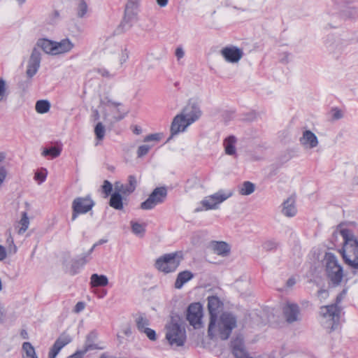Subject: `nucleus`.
Wrapping results in <instances>:
<instances>
[{
	"instance_id": "7",
	"label": "nucleus",
	"mask_w": 358,
	"mask_h": 358,
	"mask_svg": "<svg viewBox=\"0 0 358 358\" xmlns=\"http://www.w3.org/2000/svg\"><path fill=\"white\" fill-rule=\"evenodd\" d=\"M324 262L328 279L334 285H338L343 278V271L336 257L331 252L326 253Z\"/></svg>"
},
{
	"instance_id": "45",
	"label": "nucleus",
	"mask_w": 358,
	"mask_h": 358,
	"mask_svg": "<svg viewBox=\"0 0 358 358\" xmlns=\"http://www.w3.org/2000/svg\"><path fill=\"white\" fill-rule=\"evenodd\" d=\"M110 69H111V71H110L104 68H100V69H97L96 71L103 77L113 78L115 76L116 71L117 70L112 69L111 68H110Z\"/></svg>"
},
{
	"instance_id": "14",
	"label": "nucleus",
	"mask_w": 358,
	"mask_h": 358,
	"mask_svg": "<svg viewBox=\"0 0 358 358\" xmlns=\"http://www.w3.org/2000/svg\"><path fill=\"white\" fill-rule=\"evenodd\" d=\"M41 60V52L36 48H34L32 50V52L27 62L26 71V75L27 78L31 79L34 77V76L36 75V73L40 68Z\"/></svg>"
},
{
	"instance_id": "17",
	"label": "nucleus",
	"mask_w": 358,
	"mask_h": 358,
	"mask_svg": "<svg viewBox=\"0 0 358 358\" xmlns=\"http://www.w3.org/2000/svg\"><path fill=\"white\" fill-rule=\"evenodd\" d=\"M72 341L71 336L66 332L62 333L55 341L49 351V358H55L60 350Z\"/></svg>"
},
{
	"instance_id": "32",
	"label": "nucleus",
	"mask_w": 358,
	"mask_h": 358,
	"mask_svg": "<svg viewBox=\"0 0 358 358\" xmlns=\"http://www.w3.org/2000/svg\"><path fill=\"white\" fill-rule=\"evenodd\" d=\"M255 185L249 181H245L238 188V192L241 195L248 196L250 195L255 192Z\"/></svg>"
},
{
	"instance_id": "10",
	"label": "nucleus",
	"mask_w": 358,
	"mask_h": 358,
	"mask_svg": "<svg viewBox=\"0 0 358 358\" xmlns=\"http://www.w3.org/2000/svg\"><path fill=\"white\" fill-rule=\"evenodd\" d=\"M94 206V202L90 196L85 197H76L72 202L71 220H76L78 216L80 214H85L88 213L92 209Z\"/></svg>"
},
{
	"instance_id": "25",
	"label": "nucleus",
	"mask_w": 358,
	"mask_h": 358,
	"mask_svg": "<svg viewBox=\"0 0 358 358\" xmlns=\"http://www.w3.org/2000/svg\"><path fill=\"white\" fill-rule=\"evenodd\" d=\"M296 208L294 200L292 198H288L282 203V213L286 217H294L296 214Z\"/></svg>"
},
{
	"instance_id": "30",
	"label": "nucleus",
	"mask_w": 358,
	"mask_h": 358,
	"mask_svg": "<svg viewBox=\"0 0 358 358\" xmlns=\"http://www.w3.org/2000/svg\"><path fill=\"white\" fill-rule=\"evenodd\" d=\"M109 205L116 209V210H122L123 209V203H122V198L121 194H120L118 192H117L115 190V192L111 194Z\"/></svg>"
},
{
	"instance_id": "40",
	"label": "nucleus",
	"mask_w": 358,
	"mask_h": 358,
	"mask_svg": "<svg viewBox=\"0 0 358 358\" xmlns=\"http://www.w3.org/2000/svg\"><path fill=\"white\" fill-rule=\"evenodd\" d=\"M19 224L21 225V227L18 229L17 232L19 234H22L27 230L29 224V221L27 213L24 212L22 213V216Z\"/></svg>"
},
{
	"instance_id": "63",
	"label": "nucleus",
	"mask_w": 358,
	"mask_h": 358,
	"mask_svg": "<svg viewBox=\"0 0 358 358\" xmlns=\"http://www.w3.org/2000/svg\"><path fill=\"white\" fill-rule=\"evenodd\" d=\"M334 117L335 119H340L342 117V114L341 113V111L339 110H336L334 113Z\"/></svg>"
},
{
	"instance_id": "26",
	"label": "nucleus",
	"mask_w": 358,
	"mask_h": 358,
	"mask_svg": "<svg viewBox=\"0 0 358 358\" xmlns=\"http://www.w3.org/2000/svg\"><path fill=\"white\" fill-rule=\"evenodd\" d=\"M236 142L237 139L234 136H229L224 140L223 145L227 155L233 156L236 154Z\"/></svg>"
},
{
	"instance_id": "64",
	"label": "nucleus",
	"mask_w": 358,
	"mask_h": 358,
	"mask_svg": "<svg viewBox=\"0 0 358 358\" xmlns=\"http://www.w3.org/2000/svg\"><path fill=\"white\" fill-rule=\"evenodd\" d=\"M141 131L142 130H141V129L139 127L136 126L134 129V133L135 134H136V135H138V134H140L141 133Z\"/></svg>"
},
{
	"instance_id": "28",
	"label": "nucleus",
	"mask_w": 358,
	"mask_h": 358,
	"mask_svg": "<svg viewBox=\"0 0 358 358\" xmlns=\"http://www.w3.org/2000/svg\"><path fill=\"white\" fill-rule=\"evenodd\" d=\"M193 277V273L189 271H184L179 273L175 282V287L176 289H181Z\"/></svg>"
},
{
	"instance_id": "39",
	"label": "nucleus",
	"mask_w": 358,
	"mask_h": 358,
	"mask_svg": "<svg viewBox=\"0 0 358 358\" xmlns=\"http://www.w3.org/2000/svg\"><path fill=\"white\" fill-rule=\"evenodd\" d=\"M115 190L118 192L120 194H122L124 195H128L132 193L134 190H131L130 186L129 184L123 185L122 183L117 182L115 184Z\"/></svg>"
},
{
	"instance_id": "47",
	"label": "nucleus",
	"mask_w": 358,
	"mask_h": 358,
	"mask_svg": "<svg viewBox=\"0 0 358 358\" xmlns=\"http://www.w3.org/2000/svg\"><path fill=\"white\" fill-rule=\"evenodd\" d=\"M151 146L148 145H142L138 147L137 150V155L138 157H142L147 155L150 150Z\"/></svg>"
},
{
	"instance_id": "54",
	"label": "nucleus",
	"mask_w": 358,
	"mask_h": 358,
	"mask_svg": "<svg viewBox=\"0 0 358 358\" xmlns=\"http://www.w3.org/2000/svg\"><path fill=\"white\" fill-rule=\"evenodd\" d=\"M128 184L130 186L131 190H135L137 185V180L134 176H129L128 178Z\"/></svg>"
},
{
	"instance_id": "8",
	"label": "nucleus",
	"mask_w": 358,
	"mask_h": 358,
	"mask_svg": "<svg viewBox=\"0 0 358 358\" xmlns=\"http://www.w3.org/2000/svg\"><path fill=\"white\" fill-rule=\"evenodd\" d=\"M233 194L234 192L231 190L220 189L213 194L205 196L201 201L203 208H197L196 211L217 209L220 204L230 198Z\"/></svg>"
},
{
	"instance_id": "21",
	"label": "nucleus",
	"mask_w": 358,
	"mask_h": 358,
	"mask_svg": "<svg viewBox=\"0 0 358 358\" xmlns=\"http://www.w3.org/2000/svg\"><path fill=\"white\" fill-rule=\"evenodd\" d=\"M188 121L180 113L177 115L173 120L171 126V132L172 135L178 134L180 132L184 131L185 129L190 125Z\"/></svg>"
},
{
	"instance_id": "49",
	"label": "nucleus",
	"mask_w": 358,
	"mask_h": 358,
	"mask_svg": "<svg viewBox=\"0 0 358 358\" xmlns=\"http://www.w3.org/2000/svg\"><path fill=\"white\" fill-rule=\"evenodd\" d=\"M162 138V135L160 134L156 133L148 135L144 138V142L149 141H159Z\"/></svg>"
},
{
	"instance_id": "36",
	"label": "nucleus",
	"mask_w": 358,
	"mask_h": 358,
	"mask_svg": "<svg viewBox=\"0 0 358 358\" xmlns=\"http://www.w3.org/2000/svg\"><path fill=\"white\" fill-rule=\"evenodd\" d=\"M22 350L25 352L23 358H33L37 356L34 348L29 342H24L22 344Z\"/></svg>"
},
{
	"instance_id": "52",
	"label": "nucleus",
	"mask_w": 358,
	"mask_h": 358,
	"mask_svg": "<svg viewBox=\"0 0 358 358\" xmlns=\"http://www.w3.org/2000/svg\"><path fill=\"white\" fill-rule=\"evenodd\" d=\"M148 336V338L151 341H155L156 340V334L155 331L153 329H151L150 328H147L143 331Z\"/></svg>"
},
{
	"instance_id": "27",
	"label": "nucleus",
	"mask_w": 358,
	"mask_h": 358,
	"mask_svg": "<svg viewBox=\"0 0 358 358\" xmlns=\"http://www.w3.org/2000/svg\"><path fill=\"white\" fill-rule=\"evenodd\" d=\"M36 46L41 48L45 53L55 55V41L46 38L38 40Z\"/></svg>"
},
{
	"instance_id": "9",
	"label": "nucleus",
	"mask_w": 358,
	"mask_h": 358,
	"mask_svg": "<svg viewBox=\"0 0 358 358\" xmlns=\"http://www.w3.org/2000/svg\"><path fill=\"white\" fill-rule=\"evenodd\" d=\"M180 262L176 253H169L159 257L155 265L159 271L169 273L176 270Z\"/></svg>"
},
{
	"instance_id": "44",
	"label": "nucleus",
	"mask_w": 358,
	"mask_h": 358,
	"mask_svg": "<svg viewBox=\"0 0 358 358\" xmlns=\"http://www.w3.org/2000/svg\"><path fill=\"white\" fill-rule=\"evenodd\" d=\"M279 243L275 240H267L262 244L263 249L266 251H271L275 250Z\"/></svg>"
},
{
	"instance_id": "62",
	"label": "nucleus",
	"mask_w": 358,
	"mask_h": 358,
	"mask_svg": "<svg viewBox=\"0 0 358 358\" xmlns=\"http://www.w3.org/2000/svg\"><path fill=\"white\" fill-rule=\"evenodd\" d=\"M20 336L24 339H27L28 338V333H27V331L25 329H22L20 331Z\"/></svg>"
},
{
	"instance_id": "41",
	"label": "nucleus",
	"mask_w": 358,
	"mask_h": 358,
	"mask_svg": "<svg viewBox=\"0 0 358 358\" xmlns=\"http://www.w3.org/2000/svg\"><path fill=\"white\" fill-rule=\"evenodd\" d=\"M105 133L106 129L104 126L103 125L102 122H99L94 128V134L96 138L99 141L103 140L105 136Z\"/></svg>"
},
{
	"instance_id": "50",
	"label": "nucleus",
	"mask_w": 358,
	"mask_h": 358,
	"mask_svg": "<svg viewBox=\"0 0 358 358\" xmlns=\"http://www.w3.org/2000/svg\"><path fill=\"white\" fill-rule=\"evenodd\" d=\"M6 81L0 78V101L3 99V98L6 95Z\"/></svg>"
},
{
	"instance_id": "11",
	"label": "nucleus",
	"mask_w": 358,
	"mask_h": 358,
	"mask_svg": "<svg viewBox=\"0 0 358 358\" xmlns=\"http://www.w3.org/2000/svg\"><path fill=\"white\" fill-rule=\"evenodd\" d=\"M167 190L166 187H160L155 188L150 194L149 197L141 204L143 210H151L157 205L162 203L166 199Z\"/></svg>"
},
{
	"instance_id": "2",
	"label": "nucleus",
	"mask_w": 358,
	"mask_h": 358,
	"mask_svg": "<svg viewBox=\"0 0 358 358\" xmlns=\"http://www.w3.org/2000/svg\"><path fill=\"white\" fill-rule=\"evenodd\" d=\"M343 238L341 254L345 262L350 267L358 269V241L352 231L348 229L338 228L336 234Z\"/></svg>"
},
{
	"instance_id": "61",
	"label": "nucleus",
	"mask_w": 358,
	"mask_h": 358,
	"mask_svg": "<svg viewBox=\"0 0 358 358\" xmlns=\"http://www.w3.org/2000/svg\"><path fill=\"white\" fill-rule=\"evenodd\" d=\"M156 1L158 6L163 8L167 6L169 0H156Z\"/></svg>"
},
{
	"instance_id": "12",
	"label": "nucleus",
	"mask_w": 358,
	"mask_h": 358,
	"mask_svg": "<svg viewBox=\"0 0 358 358\" xmlns=\"http://www.w3.org/2000/svg\"><path fill=\"white\" fill-rule=\"evenodd\" d=\"M203 308L201 303H194L189 305L187 309V319L194 329L202 327Z\"/></svg>"
},
{
	"instance_id": "37",
	"label": "nucleus",
	"mask_w": 358,
	"mask_h": 358,
	"mask_svg": "<svg viewBox=\"0 0 358 358\" xmlns=\"http://www.w3.org/2000/svg\"><path fill=\"white\" fill-rule=\"evenodd\" d=\"M35 108L38 113H45L49 111L50 103L47 100H40L36 102Z\"/></svg>"
},
{
	"instance_id": "59",
	"label": "nucleus",
	"mask_w": 358,
	"mask_h": 358,
	"mask_svg": "<svg viewBox=\"0 0 358 358\" xmlns=\"http://www.w3.org/2000/svg\"><path fill=\"white\" fill-rule=\"evenodd\" d=\"M328 292L325 289H320L318 291V297L320 299H325L328 296Z\"/></svg>"
},
{
	"instance_id": "18",
	"label": "nucleus",
	"mask_w": 358,
	"mask_h": 358,
	"mask_svg": "<svg viewBox=\"0 0 358 358\" xmlns=\"http://www.w3.org/2000/svg\"><path fill=\"white\" fill-rule=\"evenodd\" d=\"M299 143L305 150H311L318 145L319 141L317 136L313 131L306 129L299 138Z\"/></svg>"
},
{
	"instance_id": "58",
	"label": "nucleus",
	"mask_w": 358,
	"mask_h": 358,
	"mask_svg": "<svg viewBox=\"0 0 358 358\" xmlns=\"http://www.w3.org/2000/svg\"><path fill=\"white\" fill-rule=\"evenodd\" d=\"M7 257V252L5 247L0 245V261L4 260Z\"/></svg>"
},
{
	"instance_id": "43",
	"label": "nucleus",
	"mask_w": 358,
	"mask_h": 358,
	"mask_svg": "<svg viewBox=\"0 0 358 358\" xmlns=\"http://www.w3.org/2000/svg\"><path fill=\"white\" fill-rule=\"evenodd\" d=\"M148 325L149 321L145 317L140 316L136 319V326L140 331L143 332L145 329L148 328L147 326Z\"/></svg>"
},
{
	"instance_id": "6",
	"label": "nucleus",
	"mask_w": 358,
	"mask_h": 358,
	"mask_svg": "<svg viewBox=\"0 0 358 358\" xmlns=\"http://www.w3.org/2000/svg\"><path fill=\"white\" fill-rule=\"evenodd\" d=\"M320 314L322 323L326 329L330 331L337 329L341 317V309L337 304L322 306Z\"/></svg>"
},
{
	"instance_id": "24",
	"label": "nucleus",
	"mask_w": 358,
	"mask_h": 358,
	"mask_svg": "<svg viewBox=\"0 0 358 358\" xmlns=\"http://www.w3.org/2000/svg\"><path fill=\"white\" fill-rule=\"evenodd\" d=\"M210 248L214 253L221 257L229 256L231 251L229 245L224 241H213Z\"/></svg>"
},
{
	"instance_id": "51",
	"label": "nucleus",
	"mask_w": 358,
	"mask_h": 358,
	"mask_svg": "<svg viewBox=\"0 0 358 358\" xmlns=\"http://www.w3.org/2000/svg\"><path fill=\"white\" fill-rule=\"evenodd\" d=\"M102 188H103V192L106 195H108L112 192L113 186H112V184L109 181L105 180L103 182V185L102 186Z\"/></svg>"
},
{
	"instance_id": "22",
	"label": "nucleus",
	"mask_w": 358,
	"mask_h": 358,
	"mask_svg": "<svg viewBox=\"0 0 358 358\" xmlns=\"http://www.w3.org/2000/svg\"><path fill=\"white\" fill-rule=\"evenodd\" d=\"M208 300V309L210 317L217 316L222 310L223 303L217 296H209Z\"/></svg>"
},
{
	"instance_id": "23",
	"label": "nucleus",
	"mask_w": 358,
	"mask_h": 358,
	"mask_svg": "<svg viewBox=\"0 0 358 358\" xmlns=\"http://www.w3.org/2000/svg\"><path fill=\"white\" fill-rule=\"evenodd\" d=\"M74 48V43L69 38L55 41V55L66 54Z\"/></svg>"
},
{
	"instance_id": "33",
	"label": "nucleus",
	"mask_w": 358,
	"mask_h": 358,
	"mask_svg": "<svg viewBox=\"0 0 358 358\" xmlns=\"http://www.w3.org/2000/svg\"><path fill=\"white\" fill-rule=\"evenodd\" d=\"M130 224L132 232L136 236L143 237L145 231L146 224H141L134 220L131 221Z\"/></svg>"
},
{
	"instance_id": "3",
	"label": "nucleus",
	"mask_w": 358,
	"mask_h": 358,
	"mask_svg": "<svg viewBox=\"0 0 358 358\" xmlns=\"http://www.w3.org/2000/svg\"><path fill=\"white\" fill-rule=\"evenodd\" d=\"M166 338L172 346H182L186 341V331L183 322L179 317H173L166 325Z\"/></svg>"
},
{
	"instance_id": "16",
	"label": "nucleus",
	"mask_w": 358,
	"mask_h": 358,
	"mask_svg": "<svg viewBox=\"0 0 358 358\" xmlns=\"http://www.w3.org/2000/svg\"><path fill=\"white\" fill-rule=\"evenodd\" d=\"M138 1L129 0L126 4L125 16L121 26L124 29H128L131 26V22L135 20L137 15Z\"/></svg>"
},
{
	"instance_id": "5",
	"label": "nucleus",
	"mask_w": 358,
	"mask_h": 358,
	"mask_svg": "<svg viewBox=\"0 0 358 358\" xmlns=\"http://www.w3.org/2000/svg\"><path fill=\"white\" fill-rule=\"evenodd\" d=\"M102 104L104 106L103 120L106 124L110 127L122 120L128 113L122 109V104L120 102L107 99L103 101Z\"/></svg>"
},
{
	"instance_id": "55",
	"label": "nucleus",
	"mask_w": 358,
	"mask_h": 358,
	"mask_svg": "<svg viewBox=\"0 0 358 358\" xmlns=\"http://www.w3.org/2000/svg\"><path fill=\"white\" fill-rule=\"evenodd\" d=\"M34 178L36 180H39V184L43 182L45 180L46 178V174L43 173L42 172H37L35 174Z\"/></svg>"
},
{
	"instance_id": "4",
	"label": "nucleus",
	"mask_w": 358,
	"mask_h": 358,
	"mask_svg": "<svg viewBox=\"0 0 358 358\" xmlns=\"http://www.w3.org/2000/svg\"><path fill=\"white\" fill-rule=\"evenodd\" d=\"M104 54L107 65L115 70H119L129 58L127 50L119 45L107 46Z\"/></svg>"
},
{
	"instance_id": "20",
	"label": "nucleus",
	"mask_w": 358,
	"mask_h": 358,
	"mask_svg": "<svg viewBox=\"0 0 358 358\" xmlns=\"http://www.w3.org/2000/svg\"><path fill=\"white\" fill-rule=\"evenodd\" d=\"M283 313L287 322L289 323H292L299 320V308L295 303H286L283 307Z\"/></svg>"
},
{
	"instance_id": "42",
	"label": "nucleus",
	"mask_w": 358,
	"mask_h": 358,
	"mask_svg": "<svg viewBox=\"0 0 358 358\" xmlns=\"http://www.w3.org/2000/svg\"><path fill=\"white\" fill-rule=\"evenodd\" d=\"M87 5L83 0H80L77 6V15L83 17L87 12Z\"/></svg>"
},
{
	"instance_id": "60",
	"label": "nucleus",
	"mask_w": 358,
	"mask_h": 358,
	"mask_svg": "<svg viewBox=\"0 0 358 358\" xmlns=\"http://www.w3.org/2000/svg\"><path fill=\"white\" fill-rule=\"evenodd\" d=\"M296 283V280L294 278H290L287 280L286 285L288 287H292Z\"/></svg>"
},
{
	"instance_id": "46",
	"label": "nucleus",
	"mask_w": 358,
	"mask_h": 358,
	"mask_svg": "<svg viewBox=\"0 0 358 358\" xmlns=\"http://www.w3.org/2000/svg\"><path fill=\"white\" fill-rule=\"evenodd\" d=\"M248 2L247 0H240L236 5L233 6V8L245 12L248 10Z\"/></svg>"
},
{
	"instance_id": "57",
	"label": "nucleus",
	"mask_w": 358,
	"mask_h": 358,
	"mask_svg": "<svg viewBox=\"0 0 358 358\" xmlns=\"http://www.w3.org/2000/svg\"><path fill=\"white\" fill-rule=\"evenodd\" d=\"M85 304L84 302L80 301L76 303L74 307V312L78 313L85 309Z\"/></svg>"
},
{
	"instance_id": "31",
	"label": "nucleus",
	"mask_w": 358,
	"mask_h": 358,
	"mask_svg": "<svg viewBox=\"0 0 358 358\" xmlns=\"http://www.w3.org/2000/svg\"><path fill=\"white\" fill-rule=\"evenodd\" d=\"M327 48L331 53H338L343 51V42L338 39L334 41H329L327 42Z\"/></svg>"
},
{
	"instance_id": "29",
	"label": "nucleus",
	"mask_w": 358,
	"mask_h": 358,
	"mask_svg": "<svg viewBox=\"0 0 358 358\" xmlns=\"http://www.w3.org/2000/svg\"><path fill=\"white\" fill-rule=\"evenodd\" d=\"M90 280L92 287H104L108 283V278L104 275L92 274Z\"/></svg>"
},
{
	"instance_id": "34",
	"label": "nucleus",
	"mask_w": 358,
	"mask_h": 358,
	"mask_svg": "<svg viewBox=\"0 0 358 358\" xmlns=\"http://www.w3.org/2000/svg\"><path fill=\"white\" fill-rule=\"evenodd\" d=\"M232 347L233 354L236 358H250L241 343L238 344L234 343Z\"/></svg>"
},
{
	"instance_id": "35",
	"label": "nucleus",
	"mask_w": 358,
	"mask_h": 358,
	"mask_svg": "<svg viewBox=\"0 0 358 358\" xmlns=\"http://www.w3.org/2000/svg\"><path fill=\"white\" fill-rule=\"evenodd\" d=\"M96 246V244H94L91 248V249L89 250V252H87V254L86 255H85L83 257H82L79 260L76 261L73 263V264L72 265V268L73 269V271L72 272L73 274L76 273H77L76 269H78L80 266H83L88 261L87 259V257L89 256L92 252V251L94 250V249L95 248Z\"/></svg>"
},
{
	"instance_id": "56",
	"label": "nucleus",
	"mask_w": 358,
	"mask_h": 358,
	"mask_svg": "<svg viewBox=\"0 0 358 358\" xmlns=\"http://www.w3.org/2000/svg\"><path fill=\"white\" fill-rule=\"evenodd\" d=\"M178 60H180L185 56V51L182 47H178L175 52Z\"/></svg>"
},
{
	"instance_id": "53",
	"label": "nucleus",
	"mask_w": 358,
	"mask_h": 358,
	"mask_svg": "<svg viewBox=\"0 0 358 358\" xmlns=\"http://www.w3.org/2000/svg\"><path fill=\"white\" fill-rule=\"evenodd\" d=\"M31 83V79L27 78L26 80L20 81L18 84L19 87L22 90H26Z\"/></svg>"
},
{
	"instance_id": "13",
	"label": "nucleus",
	"mask_w": 358,
	"mask_h": 358,
	"mask_svg": "<svg viewBox=\"0 0 358 358\" xmlns=\"http://www.w3.org/2000/svg\"><path fill=\"white\" fill-rule=\"evenodd\" d=\"M96 334L94 331L89 333L86 336V340L82 350H77L73 355L69 356L67 358H83L86 352L93 350H102L103 347H100L98 344L94 343V340L96 338Z\"/></svg>"
},
{
	"instance_id": "38",
	"label": "nucleus",
	"mask_w": 358,
	"mask_h": 358,
	"mask_svg": "<svg viewBox=\"0 0 358 358\" xmlns=\"http://www.w3.org/2000/svg\"><path fill=\"white\" fill-rule=\"evenodd\" d=\"M62 150L57 147H50L49 148H45L41 155L43 157L50 156L51 158L54 159L59 157L61 154Z\"/></svg>"
},
{
	"instance_id": "1",
	"label": "nucleus",
	"mask_w": 358,
	"mask_h": 358,
	"mask_svg": "<svg viewBox=\"0 0 358 358\" xmlns=\"http://www.w3.org/2000/svg\"><path fill=\"white\" fill-rule=\"evenodd\" d=\"M236 327V318L235 316L229 313H223L220 317H210L208 336L211 339L218 337L221 340H227Z\"/></svg>"
},
{
	"instance_id": "48",
	"label": "nucleus",
	"mask_w": 358,
	"mask_h": 358,
	"mask_svg": "<svg viewBox=\"0 0 358 358\" xmlns=\"http://www.w3.org/2000/svg\"><path fill=\"white\" fill-rule=\"evenodd\" d=\"M8 175V170L3 166H0V188L2 187Z\"/></svg>"
},
{
	"instance_id": "15",
	"label": "nucleus",
	"mask_w": 358,
	"mask_h": 358,
	"mask_svg": "<svg viewBox=\"0 0 358 358\" xmlns=\"http://www.w3.org/2000/svg\"><path fill=\"white\" fill-rule=\"evenodd\" d=\"M220 54L226 62L236 64L243 57V51L236 46L230 45L223 48L220 51Z\"/></svg>"
},
{
	"instance_id": "19",
	"label": "nucleus",
	"mask_w": 358,
	"mask_h": 358,
	"mask_svg": "<svg viewBox=\"0 0 358 358\" xmlns=\"http://www.w3.org/2000/svg\"><path fill=\"white\" fill-rule=\"evenodd\" d=\"M180 113L186 118L189 124H192L199 118L201 112L195 103H188Z\"/></svg>"
}]
</instances>
